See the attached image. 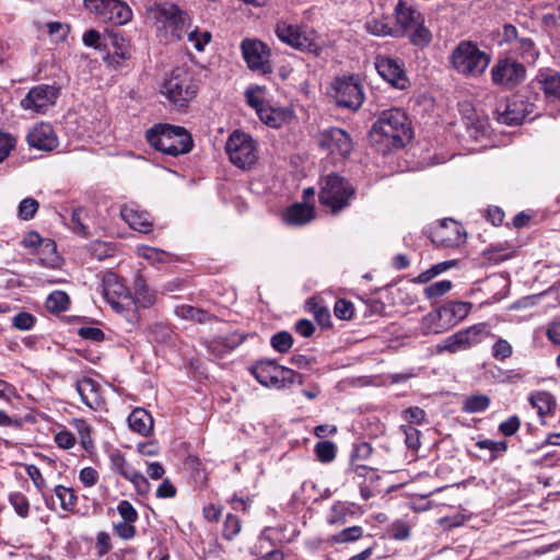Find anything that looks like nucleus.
<instances>
[{
    "label": "nucleus",
    "mask_w": 560,
    "mask_h": 560,
    "mask_svg": "<svg viewBox=\"0 0 560 560\" xmlns=\"http://www.w3.org/2000/svg\"><path fill=\"white\" fill-rule=\"evenodd\" d=\"M109 40L120 60H127L131 57L130 43L124 36L119 33H110Z\"/></svg>",
    "instance_id": "c03bdc74"
},
{
    "label": "nucleus",
    "mask_w": 560,
    "mask_h": 560,
    "mask_svg": "<svg viewBox=\"0 0 560 560\" xmlns=\"http://www.w3.org/2000/svg\"><path fill=\"white\" fill-rule=\"evenodd\" d=\"M490 74L493 85L512 90L525 80L526 69L514 59L503 58L493 65Z\"/></svg>",
    "instance_id": "ddd939ff"
},
{
    "label": "nucleus",
    "mask_w": 560,
    "mask_h": 560,
    "mask_svg": "<svg viewBox=\"0 0 560 560\" xmlns=\"http://www.w3.org/2000/svg\"><path fill=\"white\" fill-rule=\"evenodd\" d=\"M405 35H407L409 42L418 48H425L432 42V33L424 25V19Z\"/></svg>",
    "instance_id": "c9c22d12"
},
{
    "label": "nucleus",
    "mask_w": 560,
    "mask_h": 560,
    "mask_svg": "<svg viewBox=\"0 0 560 560\" xmlns=\"http://www.w3.org/2000/svg\"><path fill=\"white\" fill-rule=\"evenodd\" d=\"M250 373L256 381L267 387L273 389H283L292 386L301 375L293 370L279 365L272 360H260L250 368Z\"/></svg>",
    "instance_id": "0eeeda50"
},
{
    "label": "nucleus",
    "mask_w": 560,
    "mask_h": 560,
    "mask_svg": "<svg viewBox=\"0 0 560 560\" xmlns=\"http://www.w3.org/2000/svg\"><path fill=\"white\" fill-rule=\"evenodd\" d=\"M137 253L140 257L151 264H161L170 260L168 253L147 245L138 246Z\"/></svg>",
    "instance_id": "79ce46f5"
},
{
    "label": "nucleus",
    "mask_w": 560,
    "mask_h": 560,
    "mask_svg": "<svg viewBox=\"0 0 560 560\" xmlns=\"http://www.w3.org/2000/svg\"><path fill=\"white\" fill-rule=\"evenodd\" d=\"M266 89L264 86H253L248 88L245 91V98L247 104L253 107L258 114L260 109H262L267 103L265 100Z\"/></svg>",
    "instance_id": "a19ab883"
},
{
    "label": "nucleus",
    "mask_w": 560,
    "mask_h": 560,
    "mask_svg": "<svg viewBox=\"0 0 560 560\" xmlns=\"http://www.w3.org/2000/svg\"><path fill=\"white\" fill-rule=\"evenodd\" d=\"M354 196V188L343 177L329 174L323 178L319 202L330 212L338 213L347 208Z\"/></svg>",
    "instance_id": "423d86ee"
},
{
    "label": "nucleus",
    "mask_w": 560,
    "mask_h": 560,
    "mask_svg": "<svg viewBox=\"0 0 560 560\" xmlns=\"http://www.w3.org/2000/svg\"><path fill=\"white\" fill-rule=\"evenodd\" d=\"M54 440H55L56 444L60 448H63V450L72 448L77 442L74 435L67 430H61V431L57 432L55 434Z\"/></svg>",
    "instance_id": "69168bd1"
},
{
    "label": "nucleus",
    "mask_w": 560,
    "mask_h": 560,
    "mask_svg": "<svg viewBox=\"0 0 560 560\" xmlns=\"http://www.w3.org/2000/svg\"><path fill=\"white\" fill-rule=\"evenodd\" d=\"M225 151L232 164L242 170L252 168L258 161V149L255 140L243 131H233L226 143Z\"/></svg>",
    "instance_id": "1a4fd4ad"
},
{
    "label": "nucleus",
    "mask_w": 560,
    "mask_h": 560,
    "mask_svg": "<svg viewBox=\"0 0 560 560\" xmlns=\"http://www.w3.org/2000/svg\"><path fill=\"white\" fill-rule=\"evenodd\" d=\"M149 18L154 20L159 31H164L179 40L188 23V15L173 3L154 4L148 10Z\"/></svg>",
    "instance_id": "6e6552de"
},
{
    "label": "nucleus",
    "mask_w": 560,
    "mask_h": 560,
    "mask_svg": "<svg viewBox=\"0 0 560 560\" xmlns=\"http://www.w3.org/2000/svg\"><path fill=\"white\" fill-rule=\"evenodd\" d=\"M9 501L16 514H19L21 517H26L28 515L30 502L24 494L14 492L10 494Z\"/></svg>",
    "instance_id": "864d4df0"
},
{
    "label": "nucleus",
    "mask_w": 560,
    "mask_h": 560,
    "mask_svg": "<svg viewBox=\"0 0 560 560\" xmlns=\"http://www.w3.org/2000/svg\"><path fill=\"white\" fill-rule=\"evenodd\" d=\"M129 428L142 435L149 436L153 432V417L142 408H136L128 417Z\"/></svg>",
    "instance_id": "c756f323"
},
{
    "label": "nucleus",
    "mask_w": 560,
    "mask_h": 560,
    "mask_svg": "<svg viewBox=\"0 0 560 560\" xmlns=\"http://www.w3.org/2000/svg\"><path fill=\"white\" fill-rule=\"evenodd\" d=\"M156 294L152 291L142 279L135 282V296L131 301L140 307H149L155 303Z\"/></svg>",
    "instance_id": "f704fd0d"
},
{
    "label": "nucleus",
    "mask_w": 560,
    "mask_h": 560,
    "mask_svg": "<svg viewBox=\"0 0 560 560\" xmlns=\"http://www.w3.org/2000/svg\"><path fill=\"white\" fill-rule=\"evenodd\" d=\"M347 472L352 474L354 479H363L364 481L374 482L380 479L374 468L357 463H350Z\"/></svg>",
    "instance_id": "a18cd8bd"
},
{
    "label": "nucleus",
    "mask_w": 560,
    "mask_h": 560,
    "mask_svg": "<svg viewBox=\"0 0 560 560\" xmlns=\"http://www.w3.org/2000/svg\"><path fill=\"white\" fill-rule=\"evenodd\" d=\"M334 312L339 319H350L353 315V305L351 302L340 299L335 303Z\"/></svg>",
    "instance_id": "680f3d73"
},
{
    "label": "nucleus",
    "mask_w": 560,
    "mask_h": 560,
    "mask_svg": "<svg viewBox=\"0 0 560 560\" xmlns=\"http://www.w3.org/2000/svg\"><path fill=\"white\" fill-rule=\"evenodd\" d=\"M352 505L347 502H335L327 516V522L331 525H341L347 522V517L352 515Z\"/></svg>",
    "instance_id": "e433bc0d"
},
{
    "label": "nucleus",
    "mask_w": 560,
    "mask_h": 560,
    "mask_svg": "<svg viewBox=\"0 0 560 560\" xmlns=\"http://www.w3.org/2000/svg\"><path fill=\"white\" fill-rule=\"evenodd\" d=\"M198 86L189 72L175 69L164 81L161 93L179 110L186 109L196 97Z\"/></svg>",
    "instance_id": "39448f33"
},
{
    "label": "nucleus",
    "mask_w": 560,
    "mask_h": 560,
    "mask_svg": "<svg viewBox=\"0 0 560 560\" xmlns=\"http://www.w3.org/2000/svg\"><path fill=\"white\" fill-rule=\"evenodd\" d=\"M55 495L60 502V506L66 512L74 511L77 506V495L73 490L65 486L58 485L55 487Z\"/></svg>",
    "instance_id": "58836bf2"
},
{
    "label": "nucleus",
    "mask_w": 560,
    "mask_h": 560,
    "mask_svg": "<svg viewBox=\"0 0 560 560\" xmlns=\"http://www.w3.org/2000/svg\"><path fill=\"white\" fill-rule=\"evenodd\" d=\"M270 345L276 351L285 353L291 349L293 345V338L288 331H280L271 337Z\"/></svg>",
    "instance_id": "de8ad7c7"
},
{
    "label": "nucleus",
    "mask_w": 560,
    "mask_h": 560,
    "mask_svg": "<svg viewBox=\"0 0 560 560\" xmlns=\"http://www.w3.org/2000/svg\"><path fill=\"white\" fill-rule=\"evenodd\" d=\"M38 202L34 198L23 199L18 208V214L21 220L27 221L34 218L38 210Z\"/></svg>",
    "instance_id": "603ef678"
},
{
    "label": "nucleus",
    "mask_w": 560,
    "mask_h": 560,
    "mask_svg": "<svg viewBox=\"0 0 560 560\" xmlns=\"http://www.w3.org/2000/svg\"><path fill=\"white\" fill-rule=\"evenodd\" d=\"M405 442L408 448L417 451L420 447V431L413 425H402Z\"/></svg>",
    "instance_id": "6e6d98bb"
},
{
    "label": "nucleus",
    "mask_w": 560,
    "mask_h": 560,
    "mask_svg": "<svg viewBox=\"0 0 560 560\" xmlns=\"http://www.w3.org/2000/svg\"><path fill=\"white\" fill-rule=\"evenodd\" d=\"M60 95V89L51 84H38L33 86L21 100L20 105L24 110L36 114H45L55 106Z\"/></svg>",
    "instance_id": "2eb2a0df"
},
{
    "label": "nucleus",
    "mask_w": 560,
    "mask_h": 560,
    "mask_svg": "<svg viewBox=\"0 0 560 560\" xmlns=\"http://www.w3.org/2000/svg\"><path fill=\"white\" fill-rule=\"evenodd\" d=\"M365 28L369 33L376 36H387L392 34V28L383 20L372 19L366 22Z\"/></svg>",
    "instance_id": "13d9d810"
},
{
    "label": "nucleus",
    "mask_w": 560,
    "mask_h": 560,
    "mask_svg": "<svg viewBox=\"0 0 560 560\" xmlns=\"http://www.w3.org/2000/svg\"><path fill=\"white\" fill-rule=\"evenodd\" d=\"M464 240L463 226L452 219H444L433 232V242L445 247L457 246Z\"/></svg>",
    "instance_id": "4be33fe9"
},
{
    "label": "nucleus",
    "mask_w": 560,
    "mask_h": 560,
    "mask_svg": "<svg viewBox=\"0 0 560 560\" xmlns=\"http://www.w3.org/2000/svg\"><path fill=\"white\" fill-rule=\"evenodd\" d=\"M490 406V398L483 394L467 396L463 401V410L468 413L482 412Z\"/></svg>",
    "instance_id": "4c0bfd02"
},
{
    "label": "nucleus",
    "mask_w": 560,
    "mask_h": 560,
    "mask_svg": "<svg viewBox=\"0 0 560 560\" xmlns=\"http://www.w3.org/2000/svg\"><path fill=\"white\" fill-rule=\"evenodd\" d=\"M81 400L91 409L98 410L104 405L101 385L91 377H83L75 384Z\"/></svg>",
    "instance_id": "b1692460"
},
{
    "label": "nucleus",
    "mask_w": 560,
    "mask_h": 560,
    "mask_svg": "<svg viewBox=\"0 0 560 560\" xmlns=\"http://www.w3.org/2000/svg\"><path fill=\"white\" fill-rule=\"evenodd\" d=\"M243 342V338L240 335L232 334L224 338L217 337L211 340H206L203 343L213 359H221L225 354L233 351Z\"/></svg>",
    "instance_id": "a878e982"
},
{
    "label": "nucleus",
    "mask_w": 560,
    "mask_h": 560,
    "mask_svg": "<svg viewBox=\"0 0 560 560\" xmlns=\"http://www.w3.org/2000/svg\"><path fill=\"white\" fill-rule=\"evenodd\" d=\"M334 97L339 107L357 110L364 101L363 86L353 77L337 79Z\"/></svg>",
    "instance_id": "dca6fc26"
},
{
    "label": "nucleus",
    "mask_w": 560,
    "mask_h": 560,
    "mask_svg": "<svg viewBox=\"0 0 560 560\" xmlns=\"http://www.w3.org/2000/svg\"><path fill=\"white\" fill-rule=\"evenodd\" d=\"M528 400L530 405L537 409L538 416L541 418L552 413L556 408V399L548 392H535L529 395Z\"/></svg>",
    "instance_id": "473e14b6"
},
{
    "label": "nucleus",
    "mask_w": 560,
    "mask_h": 560,
    "mask_svg": "<svg viewBox=\"0 0 560 560\" xmlns=\"http://www.w3.org/2000/svg\"><path fill=\"white\" fill-rule=\"evenodd\" d=\"M188 42L192 44L196 50L202 51L205 46L211 39V33L208 31L199 32L198 30H194L187 33Z\"/></svg>",
    "instance_id": "5fc2aeb1"
},
{
    "label": "nucleus",
    "mask_w": 560,
    "mask_h": 560,
    "mask_svg": "<svg viewBox=\"0 0 560 560\" xmlns=\"http://www.w3.org/2000/svg\"><path fill=\"white\" fill-rule=\"evenodd\" d=\"M495 115L497 120L506 126L520 125L526 117L522 102L508 103L502 110L498 108Z\"/></svg>",
    "instance_id": "7c9ffc66"
},
{
    "label": "nucleus",
    "mask_w": 560,
    "mask_h": 560,
    "mask_svg": "<svg viewBox=\"0 0 560 560\" xmlns=\"http://www.w3.org/2000/svg\"><path fill=\"white\" fill-rule=\"evenodd\" d=\"M145 138L154 149L172 156L185 154L192 148L191 136L185 128L167 124L154 125Z\"/></svg>",
    "instance_id": "f03ea898"
},
{
    "label": "nucleus",
    "mask_w": 560,
    "mask_h": 560,
    "mask_svg": "<svg viewBox=\"0 0 560 560\" xmlns=\"http://www.w3.org/2000/svg\"><path fill=\"white\" fill-rule=\"evenodd\" d=\"M521 425V420L517 416H511L500 423L499 431L505 435L511 436L517 432Z\"/></svg>",
    "instance_id": "338daca9"
},
{
    "label": "nucleus",
    "mask_w": 560,
    "mask_h": 560,
    "mask_svg": "<svg viewBox=\"0 0 560 560\" xmlns=\"http://www.w3.org/2000/svg\"><path fill=\"white\" fill-rule=\"evenodd\" d=\"M34 317L30 313L21 312L12 318V325L20 330H28L34 325Z\"/></svg>",
    "instance_id": "774afa93"
},
{
    "label": "nucleus",
    "mask_w": 560,
    "mask_h": 560,
    "mask_svg": "<svg viewBox=\"0 0 560 560\" xmlns=\"http://www.w3.org/2000/svg\"><path fill=\"white\" fill-rule=\"evenodd\" d=\"M69 296L63 291H54L46 300V307L52 313L65 312L69 307Z\"/></svg>",
    "instance_id": "ea45409f"
},
{
    "label": "nucleus",
    "mask_w": 560,
    "mask_h": 560,
    "mask_svg": "<svg viewBox=\"0 0 560 560\" xmlns=\"http://www.w3.org/2000/svg\"><path fill=\"white\" fill-rule=\"evenodd\" d=\"M453 284L450 280H441L424 288L423 294L427 299L433 300L445 295Z\"/></svg>",
    "instance_id": "49530a36"
},
{
    "label": "nucleus",
    "mask_w": 560,
    "mask_h": 560,
    "mask_svg": "<svg viewBox=\"0 0 560 560\" xmlns=\"http://www.w3.org/2000/svg\"><path fill=\"white\" fill-rule=\"evenodd\" d=\"M502 42L510 45V50L520 55L526 62L533 63L538 58V50L534 42L521 35L512 24H505L502 31Z\"/></svg>",
    "instance_id": "a211bd4d"
},
{
    "label": "nucleus",
    "mask_w": 560,
    "mask_h": 560,
    "mask_svg": "<svg viewBox=\"0 0 560 560\" xmlns=\"http://www.w3.org/2000/svg\"><path fill=\"white\" fill-rule=\"evenodd\" d=\"M471 310L469 302L451 301L441 306L438 311L427 314L422 320L424 334H442L462 320Z\"/></svg>",
    "instance_id": "20e7f679"
},
{
    "label": "nucleus",
    "mask_w": 560,
    "mask_h": 560,
    "mask_svg": "<svg viewBox=\"0 0 560 560\" xmlns=\"http://www.w3.org/2000/svg\"><path fill=\"white\" fill-rule=\"evenodd\" d=\"M109 459L112 470L119 474L125 479L136 469L118 451L113 452Z\"/></svg>",
    "instance_id": "37998d69"
},
{
    "label": "nucleus",
    "mask_w": 560,
    "mask_h": 560,
    "mask_svg": "<svg viewBox=\"0 0 560 560\" xmlns=\"http://www.w3.org/2000/svg\"><path fill=\"white\" fill-rule=\"evenodd\" d=\"M241 520L233 514H229L224 522L223 535L231 540L241 532Z\"/></svg>",
    "instance_id": "4d7b16f0"
},
{
    "label": "nucleus",
    "mask_w": 560,
    "mask_h": 560,
    "mask_svg": "<svg viewBox=\"0 0 560 560\" xmlns=\"http://www.w3.org/2000/svg\"><path fill=\"white\" fill-rule=\"evenodd\" d=\"M395 15L398 25L404 31V34L408 33L412 27H415L419 22H421L424 19L423 14L420 11L408 5L404 1H399L397 3L395 8Z\"/></svg>",
    "instance_id": "cd10ccee"
},
{
    "label": "nucleus",
    "mask_w": 560,
    "mask_h": 560,
    "mask_svg": "<svg viewBox=\"0 0 560 560\" xmlns=\"http://www.w3.org/2000/svg\"><path fill=\"white\" fill-rule=\"evenodd\" d=\"M369 137L371 143L384 153L404 148L412 137L409 118L400 108L383 110L373 124Z\"/></svg>",
    "instance_id": "f257e3e1"
},
{
    "label": "nucleus",
    "mask_w": 560,
    "mask_h": 560,
    "mask_svg": "<svg viewBox=\"0 0 560 560\" xmlns=\"http://www.w3.org/2000/svg\"><path fill=\"white\" fill-rule=\"evenodd\" d=\"M126 480L133 485L135 490L139 495H147L150 492V482L138 469H135Z\"/></svg>",
    "instance_id": "8fccbe9b"
},
{
    "label": "nucleus",
    "mask_w": 560,
    "mask_h": 560,
    "mask_svg": "<svg viewBox=\"0 0 560 560\" xmlns=\"http://www.w3.org/2000/svg\"><path fill=\"white\" fill-rule=\"evenodd\" d=\"M536 82L540 90L544 91L545 97L549 102L560 100V74L555 71H540L536 78Z\"/></svg>",
    "instance_id": "bb28decb"
},
{
    "label": "nucleus",
    "mask_w": 560,
    "mask_h": 560,
    "mask_svg": "<svg viewBox=\"0 0 560 560\" xmlns=\"http://www.w3.org/2000/svg\"><path fill=\"white\" fill-rule=\"evenodd\" d=\"M85 8L100 20L125 25L132 18L130 7L121 0H84Z\"/></svg>",
    "instance_id": "f8f14e48"
},
{
    "label": "nucleus",
    "mask_w": 560,
    "mask_h": 560,
    "mask_svg": "<svg viewBox=\"0 0 560 560\" xmlns=\"http://www.w3.org/2000/svg\"><path fill=\"white\" fill-rule=\"evenodd\" d=\"M15 147V139L5 132L0 131V163L4 161Z\"/></svg>",
    "instance_id": "e2e57ef3"
},
{
    "label": "nucleus",
    "mask_w": 560,
    "mask_h": 560,
    "mask_svg": "<svg viewBox=\"0 0 560 560\" xmlns=\"http://www.w3.org/2000/svg\"><path fill=\"white\" fill-rule=\"evenodd\" d=\"M257 115L265 125L271 128H280L292 119V110L285 107H272L269 104Z\"/></svg>",
    "instance_id": "c85d7f7f"
},
{
    "label": "nucleus",
    "mask_w": 560,
    "mask_h": 560,
    "mask_svg": "<svg viewBox=\"0 0 560 560\" xmlns=\"http://www.w3.org/2000/svg\"><path fill=\"white\" fill-rule=\"evenodd\" d=\"M122 220L133 230L148 233L152 228V218L145 210L139 209L137 205H126L120 210Z\"/></svg>",
    "instance_id": "393cba45"
},
{
    "label": "nucleus",
    "mask_w": 560,
    "mask_h": 560,
    "mask_svg": "<svg viewBox=\"0 0 560 560\" xmlns=\"http://www.w3.org/2000/svg\"><path fill=\"white\" fill-rule=\"evenodd\" d=\"M103 291L107 302L119 313L131 304L126 287L115 273H107L103 278Z\"/></svg>",
    "instance_id": "aec40b11"
},
{
    "label": "nucleus",
    "mask_w": 560,
    "mask_h": 560,
    "mask_svg": "<svg viewBox=\"0 0 560 560\" xmlns=\"http://www.w3.org/2000/svg\"><path fill=\"white\" fill-rule=\"evenodd\" d=\"M363 535V529L360 526H351L342 529L338 534L332 536V541L337 544H345L355 541Z\"/></svg>",
    "instance_id": "3c124183"
},
{
    "label": "nucleus",
    "mask_w": 560,
    "mask_h": 560,
    "mask_svg": "<svg viewBox=\"0 0 560 560\" xmlns=\"http://www.w3.org/2000/svg\"><path fill=\"white\" fill-rule=\"evenodd\" d=\"M174 314L182 319L194 320L199 324L208 323L212 316L205 310L191 305H177L174 308Z\"/></svg>",
    "instance_id": "72a5a7b5"
},
{
    "label": "nucleus",
    "mask_w": 560,
    "mask_h": 560,
    "mask_svg": "<svg viewBox=\"0 0 560 560\" xmlns=\"http://www.w3.org/2000/svg\"><path fill=\"white\" fill-rule=\"evenodd\" d=\"M75 428L80 434L81 445L84 450H90L93 446V442L90 434V427L84 420H77Z\"/></svg>",
    "instance_id": "0e129e2a"
},
{
    "label": "nucleus",
    "mask_w": 560,
    "mask_h": 560,
    "mask_svg": "<svg viewBox=\"0 0 560 560\" xmlns=\"http://www.w3.org/2000/svg\"><path fill=\"white\" fill-rule=\"evenodd\" d=\"M314 207L304 203H295L287 209L283 219L291 225H303L313 220Z\"/></svg>",
    "instance_id": "2f4dec72"
},
{
    "label": "nucleus",
    "mask_w": 560,
    "mask_h": 560,
    "mask_svg": "<svg viewBox=\"0 0 560 560\" xmlns=\"http://www.w3.org/2000/svg\"><path fill=\"white\" fill-rule=\"evenodd\" d=\"M490 60V55L480 50L476 44L469 40L460 42L450 57L453 69L466 78L481 75Z\"/></svg>",
    "instance_id": "7ed1b4c3"
},
{
    "label": "nucleus",
    "mask_w": 560,
    "mask_h": 560,
    "mask_svg": "<svg viewBox=\"0 0 560 560\" xmlns=\"http://www.w3.org/2000/svg\"><path fill=\"white\" fill-rule=\"evenodd\" d=\"M276 34L282 43L295 49L314 54L320 50L317 34L313 30L280 22L277 24Z\"/></svg>",
    "instance_id": "9b49d317"
},
{
    "label": "nucleus",
    "mask_w": 560,
    "mask_h": 560,
    "mask_svg": "<svg viewBox=\"0 0 560 560\" xmlns=\"http://www.w3.org/2000/svg\"><path fill=\"white\" fill-rule=\"evenodd\" d=\"M317 142L320 149L327 151L332 160H345L353 149L350 136L340 128H329L318 133Z\"/></svg>",
    "instance_id": "4468645a"
},
{
    "label": "nucleus",
    "mask_w": 560,
    "mask_h": 560,
    "mask_svg": "<svg viewBox=\"0 0 560 560\" xmlns=\"http://www.w3.org/2000/svg\"><path fill=\"white\" fill-rule=\"evenodd\" d=\"M117 511L121 516L122 522L135 523L138 520V512L136 511L133 505L127 500H122L119 502Z\"/></svg>",
    "instance_id": "052dcab7"
},
{
    "label": "nucleus",
    "mask_w": 560,
    "mask_h": 560,
    "mask_svg": "<svg viewBox=\"0 0 560 560\" xmlns=\"http://www.w3.org/2000/svg\"><path fill=\"white\" fill-rule=\"evenodd\" d=\"M374 65L377 73L392 86L398 90H405L409 86L404 63L399 60L389 56H377Z\"/></svg>",
    "instance_id": "6ab92c4d"
},
{
    "label": "nucleus",
    "mask_w": 560,
    "mask_h": 560,
    "mask_svg": "<svg viewBox=\"0 0 560 560\" xmlns=\"http://www.w3.org/2000/svg\"><path fill=\"white\" fill-rule=\"evenodd\" d=\"M488 324L479 323L446 337L436 346V352L456 353L465 351L480 343L486 337L490 336Z\"/></svg>",
    "instance_id": "9d476101"
},
{
    "label": "nucleus",
    "mask_w": 560,
    "mask_h": 560,
    "mask_svg": "<svg viewBox=\"0 0 560 560\" xmlns=\"http://www.w3.org/2000/svg\"><path fill=\"white\" fill-rule=\"evenodd\" d=\"M492 355L497 360H504L512 355V346L503 338H499L492 347Z\"/></svg>",
    "instance_id": "bf43d9fd"
},
{
    "label": "nucleus",
    "mask_w": 560,
    "mask_h": 560,
    "mask_svg": "<svg viewBox=\"0 0 560 560\" xmlns=\"http://www.w3.org/2000/svg\"><path fill=\"white\" fill-rule=\"evenodd\" d=\"M22 244L25 248L35 249L38 246L42 247V252L50 253L52 256L50 258H44L40 257L38 259V262L43 266L50 267V268H57L60 266V258L56 255V245L52 241L47 240L43 241L40 235L35 232L31 231L25 234L23 237Z\"/></svg>",
    "instance_id": "5701e85b"
},
{
    "label": "nucleus",
    "mask_w": 560,
    "mask_h": 560,
    "mask_svg": "<svg viewBox=\"0 0 560 560\" xmlns=\"http://www.w3.org/2000/svg\"><path fill=\"white\" fill-rule=\"evenodd\" d=\"M31 148L42 151H52L59 144L54 127L48 122L35 125L27 135Z\"/></svg>",
    "instance_id": "412c9836"
},
{
    "label": "nucleus",
    "mask_w": 560,
    "mask_h": 560,
    "mask_svg": "<svg viewBox=\"0 0 560 560\" xmlns=\"http://www.w3.org/2000/svg\"><path fill=\"white\" fill-rule=\"evenodd\" d=\"M241 49L249 69L261 73L271 72L270 50L265 43L246 38L242 42Z\"/></svg>",
    "instance_id": "f3484780"
},
{
    "label": "nucleus",
    "mask_w": 560,
    "mask_h": 560,
    "mask_svg": "<svg viewBox=\"0 0 560 560\" xmlns=\"http://www.w3.org/2000/svg\"><path fill=\"white\" fill-rule=\"evenodd\" d=\"M315 454L322 463H330L336 457V445L330 441H320L315 445Z\"/></svg>",
    "instance_id": "09e8293b"
}]
</instances>
